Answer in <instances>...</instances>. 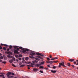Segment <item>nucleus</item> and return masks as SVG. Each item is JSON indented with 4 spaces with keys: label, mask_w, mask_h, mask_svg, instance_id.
I'll return each mask as SVG.
<instances>
[{
    "label": "nucleus",
    "mask_w": 78,
    "mask_h": 78,
    "mask_svg": "<svg viewBox=\"0 0 78 78\" xmlns=\"http://www.w3.org/2000/svg\"><path fill=\"white\" fill-rule=\"evenodd\" d=\"M36 55V53L34 52H33L32 51L31 52V53L30 54V55H29V57L30 58H31L32 59H34L35 57L34 56H33L34 55Z\"/></svg>",
    "instance_id": "nucleus-1"
},
{
    "label": "nucleus",
    "mask_w": 78,
    "mask_h": 78,
    "mask_svg": "<svg viewBox=\"0 0 78 78\" xmlns=\"http://www.w3.org/2000/svg\"><path fill=\"white\" fill-rule=\"evenodd\" d=\"M60 65L58 66V67H61V66H63V67H66L65 65H64V62H62V63H59Z\"/></svg>",
    "instance_id": "nucleus-2"
},
{
    "label": "nucleus",
    "mask_w": 78,
    "mask_h": 78,
    "mask_svg": "<svg viewBox=\"0 0 78 78\" xmlns=\"http://www.w3.org/2000/svg\"><path fill=\"white\" fill-rule=\"evenodd\" d=\"M11 74V72H8L7 74V77H10L11 78H13L14 76H9Z\"/></svg>",
    "instance_id": "nucleus-3"
},
{
    "label": "nucleus",
    "mask_w": 78,
    "mask_h": 78,
    "mask_svg": "<svg viewBox=\"0 0 78 78\" xmlns=\"http://www.w3.org/2000/svg\"><path fill=\"white\" fill-rule=\"evenodd\" d=\"M16 48V50L15 49L14 50V53H16V54H19V52H18V51H19V48Z\"/></svg>",
    "instance_id": "nucleus-4"
},
{
    "label": "nucleus",
    "mask_w": 78,
    "mask_h": 78,
    "mask_svg": "<svg viewBox=\"0 0 78 78\" xmlns=\"http://www.w3.org/2000/svg\"><path fill=\"white\" fill-rule=\"evenodd\" d=\"M35 59H36V60H34V61H33L32 62H33V63H37V62H38L37 61H39V60H40V59H39V58H36Z\"/></svg>",
    "instance_id": "nucleus-5"
},
{
    "label": "nucleus",
    "mask_w": 78,
    "mask_h": 78,
    "mask_svg": "<svg viewBox=\"0 0 78 78\" xmlns=\"http://www.w3.org/2000/svg\"><path fill=\"white\" fill-rule=\"evenodd\" d=\"M23 53H25V52H27V51H28V49H25V48H23Z\"/></svg>",
    "instance_id": "nucleus-6"
},
{
    "label": "nucleus",
    "mask_w": 78,
    "mask_h": 78,
    "mask_svg": "<svg viewBox=\"0 0 78 78\" xmlns=\"http://www.w3.org/2000/svg\"><path fill=\"white\" fill-rule=\"evenodd\" d=\"M5 53H6L8 54V55H9L12 54V52L10 51H6L5 52Z\"/></svg>",
    "instance_id": "nucleus-7"
},
{
    "label": "nucleus",
    "mask_w": 78,
    "mask_h": 78,
    "mask_svg": "<svg viewBox=\"0 0 78 78\" xmlns=\"http://www.w3.org/2000/svg\"><path fill=\"white\" fill-rule=\"evenodd\" d=\"M33 71L34 72H36L37 71H38V69L37 68H34L33 69Z\"/></svg>",
    "instance_id": "nucleus-8"
},
{
    "label": "nucleus",
    "mask_w": 78,
    "mask_h": 78,
    "mask_svg": "<svg viewBox=\"0 0 78 78\" xmlns=\"http://www.w3.org/2000/svg\"><path fill=\"white\" fill-rule=\"evenodd\" d=\"M7 57L8 58H12V56H11V55H7Z\"/></svg>",
    "instance_id": "nucleus-9"
},
{
    "label": "nucleus",
    "mask_w": 78,
    "mask_h": 78,
    "mask_svg": "<svg viewBox=\"0 0 78 78\" xmlns=\"http://www.w3.org/2000/svg\"><path fill=\"white\" fill-rule=\"evenodd\" d=\"M74 60H75V59H70L69 60V61H70V62H72L73 61H74Z\"/></svg>",
    "instance_id": "nucleus-10"
},
{
    "label": "nucleus",
    "mask_w": 78,
    "mask_h": 78,
    "mask_svg": "<svg viewBox=\"0 0 78 78\" xmlns=\"http://www.w3.org/2000/svg\"><path fill=\"white\" fill-rule=\"evenodd\" d=\"M35 66L37 67H40V66H41V64L40 63V64H36L35 65Z\"/></svg>",
    "instance_id": "nucleus-11"
},
{
    "label": "nucleus",
    "mask_w": 78,
    "mask_h": 78,
    "mask_svg": "<svg viewBox=\"0 0 78 78\" xmlns=\"http://www.w3.org/2000/svg\"><path fill=\"white\" fill-rule=\"evenodd\" d=\"M51 72H52V73H56V70H51Z\"/></svg>",
    "instance_id": "nucleus-12"
},
{
    "label": "nucleus",
    "mask_w": 78,
    "mask_h": 78,
    "mask_svg": "<svg viewBox=\"0 0 78 78\" xmlns=\"http://www.w3.org/2000/svg\"><path fill=\"white\" fill-rule=\"evenodd\" d=\"M35 65V64L34 63H31V67H34V66Z\"/></svg>",
    "instance_id": "nucleus-13"
},
{
    "label": "nucleus",
    "mask_w": 78,
    "mask_h": 78,
    "mask_svg": "<svg viewBox=\"0 0 78 78\" xmlns=\"http://www.w3.org/2000/svg\"><path fill=\"white\" fill-rule=\"evenodd\" d=\"M13 59H11L9 60V62L10 63H12V62H13Z\"/></svg>",
    "instance_id": "nucleus-14"
},
{
    "label": "nucleus",
    "mask_w": 78,
    "mask_h": 78,
    "mask_svg": "<svg viewBox=\"0 0 78 78\" xmlns=\"http://www.w3.org/2000/svg\"><path fill=\"white\" fill-rule=\"evenodd\" d=\"M38 58H40V59H43V57H41L40 56H38Z\"/></svg>",
    "instance_id": "nucleus-15"
},
{
    "label": "nucleus",
    "mask_w": 78,
    "mask_h": 78,
    "mask_svg": "<svg viewBox=\"0 0 78 78\" xmlns=\"http://www.w3.org/2000/svg\"><path fill=\"white\" fill-rule=\"evenodd\" d=\"M44 62H41L40 63V65H42V64H44Z\"/></svg>",
    "instance_id": "nucleus-16"
},
{
    "label": "nucleus",
    "mask_w": 78,
    "mask_h": 78,
    "mask_svg": "<svg viewBox=\"0 0 78 78\" xmlns=\"http://www.w3.org/2000/svg\"><path fill=\"white\" fill-rule=\"evenodd\" d=\"M18 47H19L17 46H14V48H15V49H16L17 48H18Z\"/></svg>",
    "instance_id": "nucleus-17"
},
{
    "label": "nucleus",
    "mask_w": 78,
    "mask_h": 78,
    "mask_svg": "<svg viewBox=\"0 0 78 78\" xmlns=\"http://www.w3.org/2000/svg\"><path fill=\"white\" fill-rule=\"evenodd\" d=\"M12 46L11 45H10L9 46V48L10 50H11V48H12Z\"/></svg>",
    "instance_id": "nucleus-18"
},
{
    "label": "nucleus",
    "mask_w": 78,
    "mask_h": 78,
    "mask_svg": "<svg viewBox=\"0 0 78 78\" xmlns=\"http://www.w3.org/2000/svg\"><path fill=\"white\" fill-rule=\"evenodd\" d=\"M0 59H3V57L2 56H1L0 57Z\"/></svg>",
    "instance_id": "nucleus-19"
},
{
    "label": "nucleus",
    "mask_w": 78,
    "mask_h": 78,
    "mask_svg": "<svg viewBox=\"0 0 78 78\" xmlns=\"http://www.w3.org/2000/svg\"><path fill=\"white\" fill-rule=\"evenodd\" d=\"M40 69H44V66H40Z\"/></svg>",
    "instance_id": "nucleus-20"
},
{
    "label": "nucleus",
    "mask_w": 78,
    "mask_h": 78,
    "mask_svg": "<svg viewBox=\"0 0 78 78\" xmlns=\"http://www.w3.org/2000/svg\"><path fill=\"white\" fill-rule=\"evenodd\" d=\"M57 67L56 66H54L53 68L52 69H56Z\"/></svg>",
    "instance_id": "nucleus-21"
},
{
    "label": "nucleus",
    "mask_w": 78,
    "mask_h": 78,
    "mask_svg": "<svg viewBox=\"0 0 78 78\" xmlns=\"http://www.w3.org/2000/svg\"><path fill=\"white\" fill-rule=\"evenodd\" d=\"M25 66V65H22L20 66V67H24Z\"/></svg>",
    "instance_id": "nucleus-22"
},
{
    "label": "nucleus",
    "mask_w": 78,
    "mask_h": 78,
    "mask_svg": "<svg viewBox=\"0 0 78 78\" xmlns=\"http://www.w3.org/2000/svg\"><path fill=\"white\" fill-rule=\"evenodd\" d=\"M28 59H29V58H28V57H27L25 58V60H27Z\"/></svg>",
    "instance_id": "nucleus-23"
},
{
    "label": "nucleus",
    "mask_w": 78,
    "mask_h": 78,
    "mask_svg": "<svg viewBox=\"0 0 78 78\" xmlns=\"http://www.w3.org/2000/svg\"><path fill=\"white\" fill-rule=\"evenodd\" d=\"M67 65L68 66H70L71 65L70 63H68Z\"/></svg>",
    "instance_id": "nucleus-24"
},
{
    "label": "nucleus",
    "mask_w": 78,
    "mask_h": 78,
    "mask_svg": "<svg viewBox=\"0 0 78 78\" xmlns=\"http://www.w3.org/2000/svg\"><path fill=\"white\" fill-rule=\"evenodd\" d=\"M1 76H5V75H4L3 74H2V75H0V77H1Z\"/></svg>",
    "instance_id": "nucleus-25"
},
{
    "label": "nucleus",
    "mask_w": 78,
    "mask_h": 78,
    "mask_svg": "<svg viewBox=\"0 0 78 78\" xmlns=\"http://www.w3.org/2000/svg\"><path fill=\"white\" fill-rule=\"evenodd\" d=\"M49 63H50V64H53V62L52 61H50Z\"/></svg>",
    "instance_id": "nucleus-26"
},
{
    "label": "nucleus",
    "mask_w": 78,
    "mask_h": 78,
    "mask_svg": "<svg viewBox=\"0 0 78 78\" xmlns=\"http://www.w3.org/2000/svg\"><path fill=\"white\" fill-rule=\"evenodd\" d=\"M3 49L4 50H6V48H5V47H3Z\"/></svg>",
    "instance_id": "nucleus-27"
},
{
    "label": "nucleus",
    "mask_w": 78,
    "mask_h": 78,
    "mask_svg": "<svg viewBox=\"0 0 78 78\" xmlns=\"http://www.w3.org/2000/svg\"><path fill=\"white\" fill-rule=\"evenodd\" d=\"M39 72H40V73H44V72L42 71L41 70H40V71Z\"/></svg>",
    "instance_id": "nucleus-28"
},
{
    "label": "nucleus",
    "mask_w": 78,
    "mask_h": 78,
    "mask_svg": "<svg viewBox=\"0 0 78 78\" xmlns=\"http://www.w3.org/2000/svg\"><path fill=\"white\" fill-rule=\"evenodd\" d=\"M2 63H3L4 64H6V62H2Z\"/></svg>",
    "instance_id": "nucleus-29"
},
{
    "label": "nucleus",
    "mask_w": 78,
    "mask_h": 78,
    "mask_svg": "<svg viewBox=\"0 0 78 78\" xmlns=\"http://www.w3.org/2000/svg\"><path fill=\"white\" fill-rule=\"evenodd\" d=\"M0 49L1 50H2V49H3V48H2V47L1 46H0Z\"/></svg>",
    "instance_id": "nucleus-30"
},
{
    "label": "nucleus",
    "mask_w": 78,
    "mask_h": 78,
    "mask_svg": "<svg viewBox=\"0 0 78 78\" xmlns=\"http://www.w3.org/2000/svg\"><path fill=\"white\" fill-rule=\"evenodd\" d=\"M36 55H41V53H37Z\"/></svg>",
    "instance_id": "nucleus-31"
},
{
    "label": "nucleus",
    "mask_w": 78,
    "mask_h": 78,
    "mask_svg": "<svg viewBox=\"0 0 78 78\" xmlns=\"http://www.w3.org/2000/svg\"><path fill=\"white\" fill-rule=\"evenodd\" d=\"M12 75H14V73H11Z\"/></svg>",
    "instance_id": "nucleus-32"
},
{
    "label": "nucleus",
    "mask_w": 78,
    "mask_h": 78,
    "mask_svg": "<svg viewBox=\"0 0 78 78\" xmlns=\"http://www.w3.org/2000/svg\"><path fill=\"white\" fill-rule=\"evenodd\" d=\"M40 56H44V55L41 53H40Z\"/></svg>",
    "instance_id": "nucleus-33"
},
{
    "label": "nucleus",
    "mask_w": 78,
    "mask_h": 78,
    "mask_svg": "<svg viewBox=\"0 0 78 78\" xmlns=\"http://www.w3.org/2000/svg\"><path fill=\"white\" fill-rule=\"evenodd\" d=\"M47 63H50V60H48V61H47L46 62Z\"/></svg>",
    "instance_id": "nucleus-34"
},
{
    "label": "nucleus",
    "mask_w": 78,
    "mask_h": 78,
    "mask_svg": "<svg viewBox=\"0 0 78 78\" xmlns=\"http://www.w3.org/2000/svg\"><path fill=\"white\" fill-rule=\"evenodd\" d=\"M3 45H4V46H5V47H7V46H8V45L6 44H4Z\"/></svg>",
    "instance_id": "nucleus-35"
},
{
    "label": "nucleus",
    "mask_w": 78,
    "mask_h": 78,
    "mask_svg": "<svg viewBox=\"0 0 78 78\" xmlns=\"http://www.w3.org/2000/svg\"><path fill=\"white\" fill-rule=\"evenodd\" d=\"M23 48L22 47H19V48L20 49H22Z\"/></svg>",
    "instance_id": "nucleus-36"
},
{
    "label": "nucleus",
    "mask_w": 78,
    "mask_h": 78,
    "mask_svg": "<svg viewBox=\"0 0 78 78\" xmlns=\"http://www.w3.org/2000/svg\"><path fill=\"white\" fill-rule=\"evenodd\" d=\"M72 67H73V68H75V66H74V65H71Z\"/></svg>",
    "instance_id": "nucleus-37"
},
{
    "label": "nucleus",
    "mask_w": 78,
    "mask_h": 78,
    "mask_svg": "<svg viewBox=\"0 0 78 78\" xmlns=\"http://www.w3.org/2000/svg\"><path fill=\"white\" fill-rule=\"evenodd\" d=\"M12 66H13V67H15L16 66H15V65L13 64H12Z\"/></svg>",
    "instance_id": "nucleus-38"
},
{
    "label": "nucleus",
    "mask_w": 78,
    "mask_h": 78,
    "mask_svg": "<svg viewBox=\"0 0 78 78\" xmlns=\"http://www.w3.org/2000/svg\"><path fill=\"white\" fill-rule=\"evenodd\" d=\"M54 59H55V58H52L51 59V60H54Z\"/></svg>",
    "instance_id": "nucleus-39"
},
{
    "label": "nucleus",
    "mask_w": 78,
    "mask_h": 78,
    "mask_svg": "<svg viewBox=\"0 0 78 78\" xmlns=\"http://www.w3.org/2000/svg\"><path fill=\"white\" fill-rule=\"evenodd\" d=\"M27 67H31V65H27Z\"/></svg>",
    "instance_id": "nucleus-40"
},
{
    "label": "nucleus",
    "mask_w": 78,
    "mask_h": 78,
    "mask_svg": "<svg viewBox=\"0 0 78 78\" xmlns=\"http://www.w3.org/2000/svg\"><path fill=\"white\" fill-rule=\"evenodd\" d=\"M44 69H45V70H48V68H47L45 67V68H44Z\"/></svg>",
    "instance_id": "nucleus-41"
},
{
    "label": "nucleus",
    "mask_w": 78,
    "mask_h": 78,
    "mask_svg": "<svg viewBox=\"0 0 78 78\" xmlns=\"http://www.w3.org/2000/svg\"><path fill=\"white\" fill-rule=\"evenodd\" d=\"M19 60L20 61V60H21V58H18Z\"/></svg>",
    "instance_id": "nucleus-42"
},
{
    "label": "nucleus",
    "mask_w": 78,
    "mask_h": 78,
    "mask_svg": "<svg viewBox=\"0 0 78 78\" xmlns=\"http://www.w3.org/2000/svg\"><path fill=\"white\" fill-rule=\"evenodd\" d=\"M20 57H22V55H19Z\"/></svg>",
    "instance_id": "nucleus-43"
},
{
    "label": "nucleus",
    "mask_w": 78,
    "mask_h": 78,
    "mask_svg": "<svg viewBox=\"0 0 78 78\" xmlns=\"http://www.w3.org/2000/svg\"><path fill=\"white\" fill-rule=\"evenodd\" d=\"M7 51H9V48H8L7 50Z\"/></svg>",
    "instance_id": "nucleus-44"
},
{
    "label": "nucleus",
    "mask_w": 78,
    "mask_h": 78,
    "mask_svg": "<svg viewBox=\"0 0 78 78\" xmlns=\"http://www.w3.org/2000/svg\"><path fill=\"white\" fill-rule=\"evenodd\" d=\"M47 59H48V60H50V58H47Z\"/></svg>",
    "instance_id": "nucleus-45"
},
{
    "label": "nucleus",
    "mask_w": 78,
    "mask_h": 78,
    "mask_svg": "<svg viewBox=\"0 0 78 78\" xmlns=\"http://www.w3.org/2000/svg\"><path fill=\"white\" fill-rule=\"evenodd\" d=\"M27 69L29 70H30V67H28Z\"/></svg>",
    "instance_id": "nucleus-46"
},
{
    "label": "nucleus",
    "mask_w": 78,
    "mask_h": 78,
    "mask_svg": "<svg viewBox=\"0 0 78 78\" xmlns=\"http://www.w3.org/2000/svg\"><path fill=\"white\" fill-rule=\"evenodd\" d=\"M48 67H50V65H48L47 66Z\"/></svg>",
    "instance_id": "nucleus-47"
},
{
    "label": "nucleus",
    "mask_w": 78,
    "mask_h": 78,
    "mask_svg": "<svg viewBox=\"0 0 78 78\" xmlns=\"http://www.w3.org/2000/svg\"><path fill=\"white\" fill-rule=\"evenodd\" d=\"M52 56H51V55H50V58H52Z\"/></svg>",
    "instance_id": "nucleus-48"
},
{
    "label": "nucleus",
    "mask_w": 78,
    "mask_h": 78,
    "mask_svg": "<svg viewBox=\"0 0 78 78\" xmlns=\"http://www.w3.org/2000/svg\"><path fill=\"white\" fill-rule=\"evenodd\" d=\"M13 60L14 61H16V59L14 58V59H13Z\"/></svg>",
    "instance_id": "nucleus-49"
},
{
    "label": "nucleus",
    "mask_w": 78,
    "mask_h": 78,
    "mask_svg": "<svg viewBox=\"0 0 78 78\" xmlns=\"http://www.w3.org/2000/svg\"><path fill=\"white\" fill-rule=\"evenodd\" d=\"M16 61H17V62H18L19 61V60H18V59H16Z\"/></svg>",
    "instance_id": "nucleus-50"
},
{
    "label": "nucleus",
    "mask_w": 78,
    "mask_h": 78,
    "mask_svg": "<svg viewBox=\"0 0 78 78\" xmlns=\"http://www.w3.org/2000/svg\"><path fill=\"white\" fill-rule=\"evenodd\" d=\"M0 62H2V60L0 59Z\"/></svg>",
    "instance_id": "nucleus-51"
},
{
    "label": "nucleus",
    "mask_w": 78,
    "mask_h": 78,
    "mask_svg": "<svg viewBox=\"0 0 78 78\" xmlns=\"http://www.w3.org/2000/svg\"><path fill=\"white\" fill-rule=\"evenodd\" d=\"M74 64H76V62H74Z\"/></svg>",
    "instance_id": "nucleus-52"
},
{
    "label": "nucleus",
    "mask_w": 78,
    "mask_h": 78,
    "mask_svg": "<svg viewBox=\"0 0 78 78\" xmlns=\"http://www.w3.org/2000/svg\"><path fill=\"white\" fill-rule=\"evenodd\" d=\"M1 45H3V44L2 43H1Z\"/></svg>",
    "instance_id": "nucleus-53"
},
{
    "label": "nucleus",
    "mask_w": 78,
    "mask_h": 78,
    "mask_svg": "<svg viewBox=\"0 0 78 78\" xmlns=\"http://www.w3.org/2000/svg\"><path fill=\"white\" fill-rule=\"evenodd\" d=\"M7 77L8 78H12V77Z\"/></svg>",
    "instance_id": "nucleus-54"
},
{
    "label": "nucleus",
    "mask_w": 78,
    "mask_h": 78,
    "mask_svg": "<svg viewBox=\"0 0 78 78\" xmlns=\"http://www.w3.org/2000/svg\"><path fill=\"white\" fill-rule=\"evenodd\" d=\"M2 74H3V75H5V73H2Z\"/></svg>",
    "instance_id": "nucleus-55"
},
{
    "label": "nucleus",
    "mask_w": 78,
    "mask_h": 78,
    "mask_svg": "<svg viewBox=\"0 0 78 78\" xmlns=\"http://www.w3.org/2000/svg\"><path fill=\"white\" fill-rule=\"evenodd\" d=\"M2 78H5V76H4L2 77Z\"/></svg>",
    "instance_id": "nucleus-56"
},
{
    "label": "nucleus",
    "mask_w": 78,
    "mask_h": 78,
    "mask_svg": "<svg viewBox=\"0 0 78 78\" xmlns=\"http://www.w3.org/2000/svg\"><path fill=\"white\" fill-rule=\"evenodd\" d=\"M76 61L78 62V60H76Z\"/></svg>",
    "instance_id": "nucleus-57"
},
{
    "label": "nucleus",
    "mask_w": 78,
    "mask_h": 78,
    "mask_svg": "<svg viewBox=\"0 0 78 78\" xmlns=\"http://www.w3.org/2000/svg\"><path fill=\"white\" fill-rule=\"evenodd\" d=\"M2 54H1V53H0V56H2Z\"/></svg>",
    "instance_id": "nucleus-58"
},
{
    "label": "nucleus",
    "mask_w": 78,
    "mask_h": 78,
    "mask_svg": "<svg viewBox=\"0 0 78 78\" xmlns=\"http://www.w3.org/2000/svg\"><path fill=\"white\" fill-rule=\"evenodd\" d=\"M55 58V59H58V58H57V57H56V58Z\"/></svg>",
    "instance_id": "nucleus-59"
},
{
    "label": "nucleus",
    "mask_w": 78,
    "mask_h": 78,
    "mask_svg": "<svg viewBox=\"0 0 78 78\" xmlns=\"http://www.w3.org/2000/svg\"><path fill=\"white\" fill-rule=\"evenodd\" d=\"M76 65H78V62H77V63L76 64Z\"/></svg>",
    "instance_id": "nucleus-60"
},
{
    "label": "nucleus",
    "mask_w": 78,
    "mask_h": 78,
    "mask_svg": "<svg viewBox=\"0 0 78 78\" xmlns=\"http://www.w3.org/2000/svg\"><path fill=\"white\" fill-rule=\"evenodd\" d=\"M22 59H23V60H24V58H23Z\"/></svg>",
    "instance_id": "nucleus-61"
},
{
    "label": "nucleus",
    "mask_w": 78,
    "mask_h": 78,
    "mask_svg": "<svg viewBox=\"0 0 78 78\" xmlns=\"http://www.w3.org/2000/svg\"><path fill=\"white\" fill-rule=\"evenodd\" d=\"M1 69H2V68H0V70H1Z\"/></svg>",
    "instance_id": "nucleus-62"
},
{
    "label": "nucleus",
    "mask_w": 78,
    "mask_h": 78,
    "mask_svg": "<svg viewBox=\"0 0 78 78\" xmlns=\"http://www.w3.org/2000/svg\"><path fill=\"white\" fill-rule=\"evenodd\" d=\"M0 74H2V73H0Z\"/></svg>",
    "instance_id": "nucleus-63"
},
{
    "label": "nucleus",
    "mask_w": 78,
    "mask_h": 78,
    "mask_svg": "<svg viewBox=\"0 0 78 78\" xmlns=\"http://www.w3.org/2000/svg\"><path fill=\"white\" fill-rule=\"evenodd\" d=\"M53 62H56L53 61Z\"/></svg>",
    "instance_id": "nucleus-64"
}]
</instances>
